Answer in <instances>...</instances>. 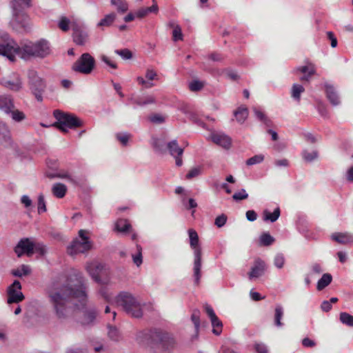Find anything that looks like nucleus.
Masks as SVG:
<instances>
[{
    "label": "nucleus",
    "instance_id": "1",
    "mask_svg": "<svg viewBox=\"0 0 353 353\" xmlns=\"http://www.w3.org/2000/svg\"><path fill=\"white\" fill-rule=\"evenodd\" d=\"M85 279L79 273L61 276L52 281L46 292L52 311L60 320H66L75 310L83 312L82 325H92L98 314L94 307H86L88 294Z\"/></svg>",
    "mask_w": 353,
    "mask_h": 353
},
{
    "label": "nucleus",
    "instance_id": "2",
    "mask_svg": "<svg viewBox=\"0 0 353 353\" xmlns=\"http://www.w3.org/2000/svg\"><path fill=\"white\" fill-rule=\"evenodd\" d=\"M137 341L139 344L151 349H159L169 352L174 348L176 343L171 334L158 328L138 332Z\"/></svg>",
    "mask_w": 353,
    "mask_h": 353
},
{
    "label": "nucleus",
    "instance_id": "3",
    "mask_svg": "<svg viewBox=\"0 0 353 353\" xmlns=\"http://www.w3.org/2000/svg\"><path fill=\"white\" fill-rule=\"evenodd\" d=\"M31 7V0H12V18L10 26L18 33H28L32 28L29 16L25 10Z\"/></svg>",
    "mask_w": 353,
    "mask_h": 353
},
{
    "label": "nucleus",
    "instance_id": "4",
    "mask_svg": "<svg viewBox=\"0 0 353 353\" xmlns=\"http://www.w3.org/2000/svg\"><path fill=\"white\" fill-rule=\"evenodd\" d=\"M20 48L19 55L24 59H28L31 57L43 59L51 52L50 43L44 39L37 42L27 41Z\"/></svg>",
    "mask_w": 353,
    "mask_h": 353
},
{
    "label": "nucleus",
    "instance_id": "5",
    "mask_svg": "<svg viewBox=\"0 0 353 353\" xmlns=\"http://www.w3.org/2000/svg\"><path fill=\"white\" fill-rule=\"evenodd\" d=\"M53 116L57 119L52 126L56 128L63 133H68V129H76L83 125V121L77 115L65 112L60 110H55Z\"/></svg>",
    "mask_w": 353,
    "mask_h": 353
},
{
    "label": "nucleus",
    "instance_id": "6",
    "mask_svg": "<svg viewBox=\"0 0 353 353\" xmlns=\"http://www.w3.org/2000/svg\"><path fill=\"white\" fill-rule=\"evenodd\" d=\"M188 234L190 238V245L194 250V268H193V277L194 282L196 285L200 283L201 277V264H202V249L199 245V239L197 232L194 229L188 230Z\"/></svg>",
    "mask_w": 353,
    "mask_h": 353
},
{
    "label": "nucleus",
    "instance_id": "7",
    "mask_svg": "<svg viewBox=\"0 0 353 353\" xmlns=\"http://www.w3.org/2000/svg\"><path fill=\"white\" fill-rule=\"evenodd\" d=\"M27 77L28 85L30 92L37 101L42 102L43 100V94L47 88L46 80L39 77L38 72L32 69L28 70Z\"/></svg>",
    "mask_w": 353,
    "mask_h": 353
},
{
    "label": "nucleus",
    "instance_id": "8",
    "mask_svg": "<svg viewBox=\"0 0 353 353\" xmlns=\"http://www.w3.org/2000/svg\"><path fill=\"white\" fill-rule=\"evenodd\" d=\"M117 303L122 306L124 311L134 318H141L143 316V311L140 304L135 298L128 292H121L117 299Z\"/></svg>",
    "mask_w": 353,
    "mask_h": 353
},
{
    "label": "nucleus",
    "instance_id": "9",
    "mask_svg": "<svg viewBox=\"0 0 353 353\" xmlns=\"http://www.w3.org/2000/svg\"><path fill=\"white\" fill-rule=\"evenodd\" d=\"M88 231L80 230L78 232L81 239H74L71 244L68 246L67 252L69 254L73 255L77 253H85L92 248V243L87 234Z\"/></svg>",
    "mask_w": 353,
    "mask_h": 353
},
{
    "label": "nucleus",
    "instance_id": "10",
    "mask_svg": "<svg viewBox=\"0 0 353 353\" xmlns=\"http://www.w3.org/2000/svg\"><path fill=\"white\" fill-rule=\"evenodd\" d=\"M20 51V46L10 38L8 33L0 34V55L6 56L11 61H14V54L19 55Z\"/></svg>",
    "mask_w": 353,
    "mask_h": 353
},
{
    "label": "nucleus",
    "instance_id": "11",
    "mask_svg": "<svg viewBox=\"0 0 353 353\" xmlns=\"http://www.w3.org/2000/svg\"><path fill=\"white\" fill-rule=\"evenodd\" d=\"M96 61L94 58L88 52L83 53L77 60L72 69L74 72L83 74H90L92 73L93 70L95 68Z\"/></svg>",
    "mask_w": 353,
    "mask_h": 353
},
{
    "label": "nucleus",
    "instance_id": "12",
    "mask_svg": "<svg viewBox=\"0 0 353 353\" xmlns=\"http://www.w3.org/2000/svg\"><path fill=\"white\" fill-rule=\"evenodd\" d=\"M22 288L21 284L18 280H14L13 283L7 288V303L18 304L25 299L24 294L20 291Z\"/></svg>",
    "mask_w": 353,
    "mask_h": 353
},
{
    "label": "nucleus",
    "instance_id": "13",
    "mask_svg": "<svg viewBox=\"0 0 353 353\" xmlns=\"http://www.w3.org/2000/svg\"><path fill=\"white\" fill-rule=\"evenodd\" d=\"M0 84L14 92H19L23 88L21 77L17 73H12L10 79L0 78Z\"/></svg>",
    "mask_w": 353,
    "mask_h": 353
},
{
    "label": "nucleus",
    "instance_id": "14",
    "mask_svg": "<svg viewBox=\"0 0 353 353\" xmlns=\"http://www.w3.org/2000/svg\"><path fill=\"white\" fill-rule=\"evenodd\" d=\"M104 265L101 263H91L87 266V270L92 279L100 285H106V279H102L101 274L104 270Z\"/></svg>",
    "mask_w": 353,
    "mask_h": 353
},
{
    "label": "nucleus",
    "instance_id": "15",
    "mask_svg": "<svg viewBox=\"0 0 353 353\" xmlns=\"http://www.w3.org/2000/svg\"><path fill=\"white\" fill-rule=\"evenodd\" d=\"M34 241L29 238L21 239L14 248V252L19 258L23 254L31 256L33 254Z\"/></svg>",
    "mask_w": 353,
    "mask_h": 353
},
{
    "label": "nucleus",
    "instance_id": "16",
    "mask_svg": "<svg viewBox=\"0 0 353 353\" xmlns=\"http://www.w3.org/2000/svg\"><path fill=\"white\" fill-rule=\"evenodd\" d=\"M72 37L74 42L79 46H84L88 38V32L84 28L77 23H72Z\"/></svg>",
    "mask_w": 353,
    "mask_h": 353
},
{
    "label": "nucleus",
    "instance_id": "17",
    "mask_svg": "<svg viewBox=\"0 0 353 353\" xmlns=\"http://www.w3.org/2000/svg\"><path fill=\"white\" fill-rule=\"evenodd\" d=\"M175 159L176 165L180 167L183 165L182 155L184 149L179 147L176 140H172L167 143L166 151Z\"/></svg>",
    "mask_w": 353,
    "mask_h": 353
},
{
    "label": "nucleus",
    "instance_id": "18",
    "mask_svg": "<svg viewBox=\"0 0 353 353\" xmlns=\"http://www.w3.org/2000/svg\"><path fill=\"white\" fill-rule=\"evenodd\" d=\"M266 270V264L264 261L260 258L255 259L254 265L248 272V277L250 280L254 278H259L262 276Z\"/></svg>",
    "mask_w": 353,
    "mask_h": 353
},
{
    "label": "nucleus",
    "instance_id": "19",
    "mask_svg": "<svg viewBox=\"0 0 353 353\" xmlns=\"http://www.w3.org/2000/svg\"><path fill=\"white\" fill-rule=\"evenodd\" d=\"M212 141L225 149H229L232 144V139L221 132H214L211 134Z\"/></svg>",
    "mask_w": 353,
    "mask_h": 353
},
{
    "label": "nucleus",
    "instance_id": "20",
    "mask_svg": "<svg viewBox=\"0 0 353 353\" xmlns=\"http://www.w3.org/2000/svg\"><path fill=\"white\" fill-rule=\"evenodd\" d=\"M326 97L332 105H338L340 103L339 97L335 88L327 83L324 85Z\"/></svg>",
    "mask_w": 353,
    "mask_h": 353
},
{
    "label": "nucleus",
    "instance_id": "21",
    "mask_svg": "<svg viewBox=\"0 0 353 353\" xmlns=\"http://www.w3.org/2000/svg\"><path fill=\"white\" fill-rule=\"evenodd\" d=\"M128 101L130 103L135 104L139 106H143L150 103H154L156 102L154 97L151 95L147 97H141L132 94L128 99Z\"/></svg>",
    "mask_w": 353,
    "mask_h": 353
},
{
    "label": "nucleus",
    "instance_id": "22",
    "mask_svg": "<svg viewBox=\"0 0 353 353\" xmlns=\"http://www.w3.org/2000/svg\"><path fill=\"white\" fill-rule=\"evenodd\" d=\"M331 238L333 241L341 245H350L353 243V235L347 232L333 233Z\"/></svg>",
    "mask_w": 353,
    "mask_h": 353
},
{
    "label": "nucleus",
    "instance_id": "23",
    "mask_svg": "<svg viewBox=\"0 0 353 353\" xmlns=\"http://www.w3.org/2000/svg\"><path fill=\"white\" fill-rule=\"evenodd\" d=\"M14 108L13 99L11 96L3 95L0 97V109L9 114L11 110Z\"/></svg>",
    "mask_w": 353,
    "mask_h": 353
},
{
    "label": "nucleus",
    "instance_id": "24",
    "mask_svg": "<svg viewBox=\"0 0 353 353\" xmlns=\"http://www.w3.org/2000/svg\"><path fill=\"white\" fill-rule=\"evenodd\" d=\"M132 225L125 219H119L115 223V230L123 234H128L131 231Z\"/></svg>",
    "mask_w": 353,
    "mask_h": 353
},
{
    "label": "nucleus",
    "instance_id": "25",
    "mask_svg": "<svg viewBox=\"0 0 353 353\" xmlns=\"http://www.w3.org/2000/svg\"><path fill=\"white\" fill-rule=\"evenodd\" d=\"M117 18V14L114 12H111L108 14L105 15V17L100 20V21L97 23V28L103 30L104 27H110Z\"/></svg>",
    "mask_w": 353,
    "mask_h": 353
},
{
    "label": "nucleus",
    "instance_id": "26",
    "mask_svg": "<svg viewBox=\"0 0 353 353\" xmlns=\"http://www.w3.org/2000/svg\"><path fill=\"white\" fill-rule=\"evenodd\" d=\"M248 109L243 105L239 107L236 110L234 111V116L235 117L236 121L243 123L246 120L248 117Z\"/></svg>",
    "mask_w": 353,
    "mask_h": 353
},
{
    "label": "nucleus",
    "instance_id": "27",
    "mask_svg": "<svg viewBox=\"0 0 353 353\" xmlns=\"http://www.w3.org/2000/svg\"><path fill=\"white\" fill-rule=\"evenodd\" d=\"M52 192L57 198H63L67 192V187L61 183H54L52 188Z\"/></svg>",
    "mask_w": 353,
    "mask_h": 353
},
{
    "label": "nucleus",
    "instance_id": "28",
    "mask_svg": "<svg viewBox=\"0 0 353 353\" xmlns=\"http://www.w3.org/2000/svg\"><path fill=\"white\" fill-rule=\"evenodd\" d=\"M332 281V276L330 273H325L322 275L321 278L318 281L316 289L318 291H322L327 287Z\"/></svg>",
    "mask_w": 353,
    "mask_h": 353
},
{
    "label": "nucleus",
    "instance_id": "29",
    "mask_svg": "<svg viewBox=\"0 0 353 353\" xmlns=\"http://www.w3.org/2000/svg\"><path fill=\"white\" fill-rule=\"evenodd\" d=\"M281 214L279 208H276L273 212H270L268 210H265L263 212V219L265 221H270L271 223L275 222Z\"/></svg>",
    "mask_w": 353,
    "mask_h": 353
},
{
    "label": "nucleus",
    "instance_id": "30",
    "mask_svg": "<svg viewBox=\"0 0 353 353\" xmlns=\"http://www.w3.org/2000/svg\"><path fill=\"white\" fill-rule=\"evenodd\" d=\"M152 147L154 150L159 153L165 154L166 152L167 143L163 139L152 138Z\"/></svg>",
    "mask_w": 353,
    "mask_h": 353
},
{
    "label": "nucleus",
    "instance_id": "31",
    "mask_svg": "<svg viewBox=\"0 0 353 353\" xmlns=\"http://www.w3.org/2000/svg\"><path fill=\"white\" fill-rule=\"evenodd\" d=\"M210 321L212 326V333L216 336H219L221 334L223 329L222 321L218 318L217 316L211 319Z\"/></svg>",
    "mask_w": 353,
    "mask_h": 353
},
{
    "label": "nucleus",
    "instance_id": "32",
    "mask_svg": "<svg viewBox=\"0 0 353 353\" xmlns=\"http://www.w3.org/2000/svg\"><path fill=\"white\" fill-rule=\"evenodd\" d=\"M200 314H201V312L199 309H194L192 310V313L191 315V320H192V323H194V328H195V332H196L195 337L196 338L198 337L199 330L200 324H201Z\"/></svg>",
    "mask_w": 353,
    "mask_h": 353
},
{
    "label": "nucleus",
    "instance_id": "33",
    "mask_svg": "<svg viewBox=\"0 0 353 353\" xmlns=\"http://www.w3.org/2000/svg\"><path fill=\"white\" fill-rule=\"evenodd\" d=\"M275 241V239L268 232H263L259 237V245L268 247Z\"/></svg>",
    "mask_w": 353,
    "mask_h": 353
},
{
    "label": "nucleus",
    "instance_id": "34",
    "mask_svg": "<svg viewBox=\"0 0 353 353\" xmlns=\"http://www.w3.org/2000/svg\"><path fill=\"white\" fill-rule=\"evenodd\" d=\"M108 335L109 339L114 341H119L121 337V334L119 329L116 326L111 325H108Z\"/></svg>",
    "mask_w": 353,
    "mask_h": 353
},
{
    "label": "nucleus",
    "instance_id": "35",
    "mask_svg": "<svg viewBox=\"0 0 353 353\" xmlns=\"http://www.w3.org/2000/svg\"><path fill=\"white\" fill-rule=\"evenodd\" d=\"M339 320L343 324L349 327H353V315L342 312L339 314Z\"/></svg>",
    "mask_w": 353,
    "mask_h": 353
},
{
    "label": "nucleus",
    "instance_id": "36",
    "mask_svg": "<svg viewBox=\"0 0 353 353\" xmlns=\"http://www.w3.org/2000/svg\"><path fill=\"white\" fill-rule=\"evenodd\" d=\"M137 247V253L132 254V260L134 263L139 267L143 263V256H142V247L139 244L136 245Z\"/></svg>",
    "mask_w": 353,
    "mask_h": 353
},
{
    "label": "nucleus",
    "instance_id": "37",
    "mask_svg": "<svg viewBox=\"0 0 353 353\" xmlns=\"http://www.w3.org/2000/svg\"><path fill=\"white\" fill-rule=\"evenodd\" d=\"M305 92V88L299 84H294L292 88V97L297 101L301 99V94Z\"/></svg>",
    "mask_w": 353,
    "mask_h": 353
},
{
    "label": "nucleus",
    "instance_id": "38",
    "mask_svg": "<svg viewBox=\"0 0 353 353\" xmlns=\"http://www.w3.org/2000/svg\"><path fill=\"white\" fill-rule=\"evenodd\" d=\"M316 108L321 117H324L325 119L330 118V114L327 109V105L324 102L320 100L317 101Z\"/></svg>",
    "mask_w": 353,
    "mask_h": 353
},
{
    "label": "nucleus",
    "instance_id": "39",
    "mask_svg": "<svg viewBox=\"0 0 353 353\" xmlns=\"http://www.w3.org/2000/svg\"><path fill=\"white\" fill-rule=\"evenodd\" d=\"M283 316V307L281 305H277L275 307V314H274V325L277 327H281L283 323L281 320Z\"/></svg>",
    "mask_w": 353,
    "mask_h": 353
},
{
    "label": "nucleus",
    "instance_id": "40",
    "mask_svg": "<svg viewBox=\"0 0 353 353\" xmlns=\"http://www.w3.org/2000/svg\"><path fill=\"white\" fill-rule=\"evenodd\" d=\"M111 3L117 7L119 12L124 13L128 10V4L125 0H111Z\"/></svg>",
    "mask_w": 353,
    "mask_h": 353
},
{
    "label": "nucleus",
    "instance_id": "41",
    "mask_svg": "<svg viewBox=\"0 0 353 353\" xmlns=\"http://www.w3.org/2000/svg\"><path fill=\"white\" fill-rule=\"evenodd\" d=\"M70 20L66 17L62 16L58 23V27L63 32H68L70 28Z\"/></svg>",
    "mask_w": 353,
    "mask_h": 353
},
{
    "label": "nucleus",
    "instance_id": "42",
    "mask_svg": "<svg viewBox=\"0 0 353 353\" xmlns=\"http://www.w3.org/2000/svg\"><path fill=\"white\" fill-rule=\"evenodd\" d=\"M45 175L46 177L49 179H54V178H61V179H67L72 183L77 184V182L74 179H73L69 174H61V173H50L46 172L45 173Z\"/></svg>",
    "mask_w": 353,
    "mask_h": 353
},
{
    "label": "nucleus",
    "instance_id": "43",
    "mask_svg": "<svg viewBox=\"0 0 353 353\" xmlns=\"http://www.w3.org/2000/svg\"><path fill=\"white\" fill-rule=\"evenodd\" d=\"M319 153L316 150L312 152H309L307 150H303L302 152V157L306 162H312L317 159Z\"/></svg>",
    "mask_w": 353,
    "mask_h": 353
},
{
    "label": "nucleus",
    "instance_id": "44",
    "mask_svg": "<svg viewBox=\"0 0 353 353\" xmlns=\"http://www.w3.org/2000/svg\"><path fill=\"white\" fill-rule=\"evenodd\" d=\"M115 137L117 140L119 141L123 146H126L130 138L131 137V134L128 133L119 132L116 134Z\"/></svg>",
    "mask_w": 353,
    "mask_h": 353
},
{
    "label": "nucleus",
    "instance_id": "45",
    "mask_svg": "<svg viewBox=\"0 0 353 353\" xmlns=\"http://www.w3.org/2000/svg\"><path fill=\"white\" fill-rule=\"evenodd\" d=\"M114 52L121 56L123 59H131L133 57V53L131 50L128 48H123L121 50H115Z\"/></svg>",
    "mask_w": 353,
    "mask_h": 353
},
{
    "label": "nucleus",
    "instance_id": "46",
    "mask_svg": "<svg viewBox=\"0 0 353 353\" xmlns=\"http://www.w3.org/2000/svg\"><path fill=\"white\" fill-rule=\"evenodd\" d=\"M38 253L40 256H44L46 254V245L39 242L34 241L33 254Z\"/></svg>",
    "mask_w": 353,
    "mask_h": 353
},
{
    "label": "nucleus",
    "instance_id": "47",
    "mask_svg": "<svg viewBox=\"0 0 353 353\" xmlns=\"http://www.w3.org/2000/svg\"><path fill=\"white\" fill-rule=\"evenodd\" d=\"M9 114H11L12 119L17 122H20L26 118L25 114L23 112L14 108L11 110Z\"/></svg>",
    "mask_w": 353,
    "mask_h": 353
},
{
    "label": "nucleus",
    "instance_id": "48",
    "mask_svg": "<svg viewBox=\"0 0 353 353\" xmlns=\"http://www.w3.org/2000/svg\"><path fill=\"white\" fill-rule=\"evenodd\" d=\"M204 83L199 80H193L189 84V88L192 92H198L203 89Z\"/></svg>",
    "mask_w": 353,
    "mask_h": 353
},
{
    "label": "nucleus",
    "instance_id": "49",
    "mask_svg": "<svg viewBox=\"0 0 353 353\" xmlns=\"http://www.w3.org/2000/svg\"><path fill=\"white\" fill-rule=\"evenodd\" d=\"M37 205H38V213L41 214L43 212H46V204L44 199V196L42 194H40L38 196V201H37Z\"/></svg>",
    "mask_w": 353,
    "mask_h": 353
},
{
    "label": "nucleus",
    "instance_id": "50",
    "mask_svg": "<svg viewBox=\"0 0 353 353\" xmlns=\"http://www.w3.org/2000/svg\"><path fill=\"white\" fill-rule=\"evenodd\" d=\"M248 198V194L246 193L245 189H241L239 192H235L232 195V199L234 201L239 202L240 201L247 199Z\"/></svg>",
    "mask_w": 353,
    "mask_h": 353
},
{
    "label": "nucleus",
    "instance_id": "51",
    "mask_svg": "<svg viewBox=\"0 0 353 353\" xmlns=\"http://www.w3.org/2000/svg\"><path fill=\"white\" fill-rule=\"evenodd\" d=\"M264 160V156L263 154H256L254 157L248 159L246 161V165H252L256 163H259L262 162Z\"/></svg>",
    "mask_w": 353,
    "mask_h": 353
},
{
    "label": "nucleus",
    "instance_id": "52",
    "mask_svg": "<svg viewBox=\"0 0 353 353\" xmlns=\"http://www.w3.org/2000/svg\"><path fill=\"white\" fill-rule=\"evenodd\" d=\"M201 174V168L200 167H196L192 168L189 172L186 174V179L190 180L199 176Z\"/></svg>",
    "mask_w": 353,
    "mask_h": 353
},
{
    "label": "nucleus",
    "instance_id": "53",
    "mask_svg": "<svg viewBox=\"0 0 353 353\" xmlns=\"http://www.w3.org/2000/svg\"><path fill=\"white\" fill-rule=\"evenodd\" d=\"M148 119L150 122L157 124L163 123L165 121V117L159 114H153L150 115Z\"/></svg>",
    "mask_w": 353,
    "mask_h": 353
},
{
    "label": "nucleus",
    "instance_id": "54",
    "mask_svg": "<svg viewBox=\"0 0 353 353\" xmlns=\"http://www.w3.org/2000/svg\"><path fill=\"white\" fill-rule=\"evenodd\" d=\"M172 39L174 41L183 40V33L179 25H176L172 31Z\"/></svg>",
    "mask_w": 353,
    "mask_h": 353
},
{
    "label": "nucleus",
    "instance_id": "55",
    "mask_svg": "<svg viewBox=\"0 0 353 353\" xmlns=\"http://www.w3.org/2000/svg\"><path fill=\"white\" fill-rule=\"evenodd\" d=\"M228 217L225 214L216 216L214 221V225L218 228H222L226 223Z\"/></svg>",
    "mask_w": 353,
    "mask_h": 353
},
{
    "label": "nucleus",
    "instance_id": "56",
    "mask_svg": "<svg viewBox=\"0 0 353 353\" xmlns=\"http://www.w3.org/2000/svg\"><path fill=\"white\" fill-rule=\"evenodd\" d=\"M223 73L232 81H237L240 77L236 72L231 70L230 68H226L223 70Z\"/></svg>",
    "mask_w": 353,
    "mask_h": 353
},
{
    "label": "nucleus",
    "instance_id": "57",
    "mask_svg": "<svg viewBox=\"0 0 353 353\" xmlns=\"http://www.w3.org/2000/svg\"><path fill=\"white\" fill-rule=\"evenodd\" d=\"M285 263V258L283 254H278L276 255L274 264L278 268H282Z\"/></svg>",
    "mask_w": 353,
    "mask_h": 353
},
{
    "label": "nucleus",
    "instance_id": "58",
    "mask_svg": "<svg viewBox=\"0 0 353 353\" xmlns=\"http://www.w3.org/2000/svg\"><path fill=\"white\" fill-rule=\"evenodd\" d=\"M101 59L102 61H103L105 64H107L109 67H110L112 69H117V65L115 62L112 61L106 55L102 54L101 56Z\"/></svg>",
    "mask_w": 353,
    "mask_h": 353
},
{
    "label": "nucleus",
    "instance_id": "59",
    "mask_svg": "<svg viewBox=\"0 0 353 353\" xmlns=\"http://www.w3.org/2000/svg\"><path fill=\"white\" fill-rule=\"evenodd\" d=\"M102 286L99 289V293L100 295L108 302L111 300L110 296L108 294V289L105 286V285H101Z\"/></svg>",
    "mask_w": 353,
    "mask_h": 353
},
{
    "label": "nucleus",
    "instance_id": "60",
    "mask_svg": "<svg viewBox=\"0 0 353 353\" xmlns=\"http://www.w3.org/2000/svg\"><path fill=\"white\" fill-rule=\"evenodd\" d=\"M326 34H327V39L330 41L331 46L332 48H336L337 46L338 41H337V39L335 37L334 34L331 31L327 32Z\"/></svg>",
    "mask_w": 353,
    "mask_h": 353
},
{
    "label": "nucleus",
    "instance_id": "61",
    "mask_svg": "<svg viewBox=\"0 0 353 353\" xmlns=\"http://www.w3.org/2000/svg\"><path fill=\"white\" fill-rule=\"evenodd\" d=\"M183 203L187 210L194 209L197 207V203L192 198H190L187 203L185 202V199H183Z\"/></svg>",
    "mask_w": 353,
    "mask_h": 353
},
{
    "label": "nucleus",
    "instance_id": "62",
    "mask_svg": "<svg viewBox=\"0 0 353 353\" xmlns=\"http://www.w3.org/2000/svg\"><path fill=\"white\" fill-rule=\"evenodd\" d=\"M302 345L306 347H314L316 345L314 341L306 337L302 340Z\"/></svg>",
    "mask_w": 353,
    "mask_h": 353
},
{
    "label": "nucleus",
    "instance_id": "63",
    "mask_svg": "<svg viewBox=\"0 0 353 353\" xmlns=\"http://www.w3.org/2000/svg\"><path fill=\"white\" fill-rule=\"evenodd\" d=\"M148 12L147 10V8H141L137 12L135 13L136 17L138 19H143L148 14Z\"/></svg>",
    "mask_w": 353,
    "mask_h": 353
},
{
    "label": "nucleus",
    "instance_id": "64",
    "mask_svg": "<svg viewBox=\"0 0 353 353\" xmlns=\"http://www.w3.org/2000/svg\"><path fill=\"white\" fill-rule=\"evenodd\" d=\"M246 218L250 221H254L257 218V214L254 210H250L246 212Z\"/></svg>",
    "mask_w": 353,
    "mask_h": 353
}]
</instances>
